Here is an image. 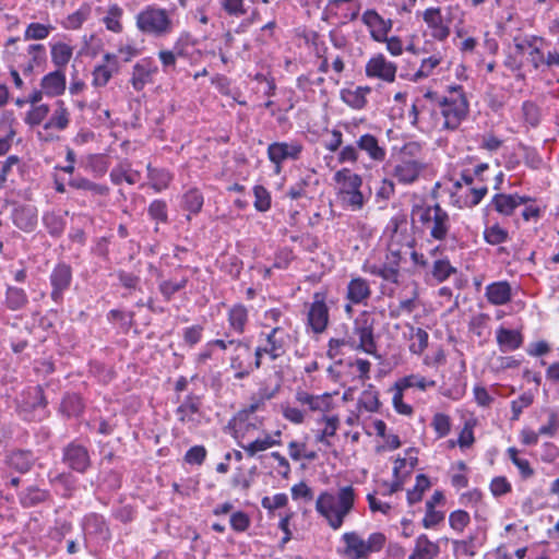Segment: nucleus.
Wrapping results in <instances>:
<instances>
[{"label": "nucleus", "instance_id": "nucleus-1", "mask_svg": "<svg viewBox=\"0 0 559 559\" xmlns=\"http://www.w3.org/2000/svg\"><path fill=\"white\" fill-rule=\"evenodd\" d=\"M354 502V489L346 486L341 488L336 496L328 491L322 492L316 501V510L333 530H338L345 516L352 511Z\"/></svg>", "mask_w": 559, "mask_h": 559}, {"label": "nucleus", "instance_id": "nucleus-2", "mask_svg": "<svg viewBox=\"0 0 559 559\" xmlns=\"http://www.w3.org/2000/svg\"><path fill=\"white\" fill-rule=\"evenodd\" d=\"M413 219L427 225L430 236L436 240H444L450 230V216L438 203L432 206L414 205L412 210Z\"/></svg>", "mask_w": 559, "mask_h": 559}, {"label": "nucleus", "instance_id": "nucleus-3", "mask_svg": "<svg viewBox=\"0 0 559 559\" xmlns=\"http://www.w3.org/2000/svg\"><path fill=\"white\" fill-rule=\"evenodd\" d=\"M138 28L154 37H163L173 31V21L167 10L148 5L136 15Z\"/></svg>", "mask_w": 559, "mask_h": 559}, {"label": "nucleus", "instance_id": "nucleus-4", "mask_svg": "<svg viewBox=\"0 0 559 559\" xmlns=\"http://www.w3.org/2000/svg\"><path fill=\"white\" fill-rule=\"evenodd\" d=\"M451 96L439 99L441 114L444 118L443 127L455 130L466 117L468 103L460 85L451 87Z\"/></svg>", "mask_w": 559, "mask_h": 559}, {"label": "nucleus", "instance_id": "nucleus-5", "mask_svg": "<svg viewBox=\"0 0 559 559\" xmlns=\"http://www.w3.org/2000/svg\"><path fill=\"white\" fill-rule=\"evenodd\" d=\"M354 334L359 337V343L355 348L360 349L369 355H376V342L373 337V320L364 312L354 322Z\"/></svg>", "mask_w": 559, "mask_h": 559}, {"label": "nucleus", "instance_id": "nucleus-6", "mask_svg": "<svg viewBox=\"0 0 559 559\" xmlns=\"http://www.w3.org/2000/svg\"><path fill=\"white\" fill-rule=\"evenodd\" d=\"M301 151L302 145L295 141L289 143L274 142L267 147V156L275 164V171L278 174L281 171V164L287 159H298Z\"/></svg>", "mask_w": 559, "mask_h": 559}, {"label": "nucleus", "instance_id": "nucleus-7", "mask_svg": "<svg viewBox=\"0 0 559 559\" xmlns=\"http://www.w3.org/2000/svg\"><path fill=\"white\" fill-rule=\"evenodd\" d=\"M63 462L71 469L85 473L91 465V457L85 447L72 442L63 450Z\"/></svg>", "mask_w": 559, "mask_h": 559}, {"label": "nucleus", "instance_id": "nucleus-8", "mask_svg": "<svg viewBox=\"0 0 559 559\" xmlns=\"http://www.w3.org/2000/svg\"><path fill=\"white\" fill-rule=\"evenodd\" d=\"M424 166L415 159H401L392 166L391 175L400 183L409 185L415 182Z\"/></svg>", "mask_w": 559, "mask_h": 559}, {"label": "nucleus", "instance_id": "nucleus-9", "mask_svg": "<svg viewBox=\"0 0 559 559\" xmlns=\"http://www.w3.org/2000/svg\"><path fill=\"white\" fill-rule=\"evenodd\" d=\"M72 271L71 267L64 263H59L51 272L50 283L52 286L51 298L55 301H60L62 294L71 284Z\"/></svg>", "mask_w": 559, "mask_h": 559}, {"label": "nucleus", "instance_id": "nucleus-10", "mask_svg": "<svg viewBox=\"0 0 559 559\" xmlns=\"http://www.w3.org/2000/svg\"><path fill=\"white\" fill-rule=\"evenodd\" d=\"M366 73L368 76L393 82L395 80L396 66L388 61L383 55H378L368 61Z\"/></svg>", "mask_w": 559, "mask_h": 559}, {"label": "nucleus", "instance_id": "nucleus-11", "mask_svg": "<svg viewBox=\"0 0 559 559\" xmlns=\"http://www.w3.org/2000/svg\"><path fill=\"white\" fill-rule=\"evenodd\" d=\"M157 72V67L151 59H142L133 67L131 84L135 91H141L152 81V75Z\"/></svg>", "mask_w": 559, "mask_h": 559}, {"label": "nucleus", "instance_id": "nucleus-12", "mask_svg": "<svg viewBox=\"0 0 559 559\" xmlns=\"http://www.w3.org/2000/svg\"><path fill=\"white\" fill-rule=\"evenodd\" d=\"M424 21L431 28V36L438 40H444L450 35V28L443 23L439 8H429L424 12Z\"/></svg>", "mask_w": 559, "mask_h": 559}, {"label": "nucleus", "instance_id": "nucleus-13", "mask_svg": "<svg viewBox=\"0 0 559 559\" xmlns=\"http://www.w3.org/2000/svg\"><path fill=\"white\" fill-rule=\"evenodd\" d=\"M13 224L24 231H32L37 224V210L32 205H19L12 213Z\"/></svg>", "mask_w": 559, "mask_h": 559}, {"label": "nucleus", "instance_id": "nucleus-14", "mask_svg": "<svg viewBox=\"0 0 559 559\" xmlns=\"http://www.w3.org/2000/svg\"><path fill=\"white\" fill-rule=\"evenodd\" d=\"M286 338L287 334L282 328H274L266 335V345L264 348L267 349V355L272 360H275L283 356L286 352Z\"/></svg>", "mask_w": 559, "mask_h": 559}, {"label": "nucleus", "instance_id": "nucleus-15", "mask_svg": "<svg viewBox=\"0 0 559 559\" xmlns=\"http://www.w3.org/2000/svg\"><path fill=\"white\" fill-rule=\"evenodd\" d=\"M329 321L328 307L323 300H316L309 310L308 322L316 333H321L325 330Z\"/></svg>", "mask_w": 559, "mask_h": 559}, {"label": "nucleus", "instance_id": "nucleus-16", "mask_svg": "<svg viewBox=\"0 0 559 559\" xmlns=\"http://www.w3.org/2000/svg\"><path fill=\"white\" fill-rule=\"evenodd\" d=\"M485 295L491 305L502 306L511 300V286L506 281L491 283L486 287Z\"/></svg>", "mask_w": 559, "mask_h": 559}, {"label": "nucleus", "instance_id": "nucleus-17", "mask_svg": "<svg viewBox=\"0 0 559 559\" xmlns=\"http://www.w3.org/2000/svg\"><path fill=\"white\" fill-rule=\"evenodd\" d=\"M497 343L502 353L515 350L523 344V336L516 330L499 328L497 330Z\"/></svg>", "mask_w": 559, "mask_h": 559}, {"label": "nucleus", "instance_id": "nucleus-18", "mask_svg": "<svg viewBox=\"0 0 559 559\" xmlns=\"http://www.w3.org/2000/svg\"><path fill=\"white\" fill-rule=\"evenodd\" d=\"M104 60L107 62L106 64H100L94 69L93 83L95 86H105L112 76V73L118 70L116 56L106 53Z\"/></svg>", "mask_w": 559, "mask_h": 559}, {"label": "nucleus", "instance_id": "nucleus-19", "mask_svg": "<svg viewBox=\"0 0 559 559\" xmlns=\"http://www.w3.org/2000/svg\"><path fill=\"white\" fill-rule=\"evenodd\" d=\"M296 400L302 405H308L313 412H326L330 409L331 405L330 394L312 395L302 390H298L296 392Z\"/></svg>", "mask_w": 559, "mask_h": 559}, {"label": "nucleus", "instance_id": "nucleus-20", "mask_svg": "<svg viewBox=\"0 0 559 559\" xmlns=\"http://www.w3.org/2000/svg\"><path fill=\"white\" fill-rule=\"evenodd\" d=\"M334 180L340 185V193L344 195L348 192H354L357 189H360L362 180L360 176L352 173L347 168H343L335 173Z\"/></svg>", "mask_w": 559, "mask_h": 559}, {"label": "nucleus", "instance_id": "nucleus-21", "mask_svg": "<svg viewBox=\"0 0 559 559\" xmlns=\"http://www.w3.org/2000/svg\"><path fill=\"white\" fill-rule=\"evenodd\" d=\"M41 87L46 94L51 96L60 95L66 90V75L62 70L57 69L46 74L41 80Z\"/></svg>", "mask_w": 559, "mask_h": 559}, {"label": "nucleus", "instance_id": "nucleus-22", "mask_svg": "<svg viewBox=\"0 0 559 559\" xmlns=\"http://www.w3.org/2000/svg\"><path fill=\"white\" fill-rule=\"evenodd\" d=\"M82 526L86 535L99 536L104 539L109 536V530L105 519L96 513L86 515Z\"/></svg>", "mask_w": 559, "mask_h": 559}, {"label": "nucleus", "instance_id": "nucleus-23", "mask_svg": "<svg viewBox=\"0 0 559 559\" xmlns=\"http://www.w3.org/2000/svg\"><path fill=\"white\" fill-rule=\"evenodd\" d=\"M438 554L439 546L423 534L416 539L414 551L408 559H433Z\"/></svg>", "mask_w": 559, "mask_h": 559}, {"label": "nucleus", "instance_id": "nucleus-24", "mask_svg": "<svg viewBox=\"0 0 559 559\" xmlns=\"http://www.w3.org/2000/svg\"><path fill=\"white\" fill-rule=\"evenodd\" d=\"M371 294L369 284L361 277L353 278L347 286V298L354 304H360Z\"/></svg>", "mask_w": 559, "mask_h": 559}, {"label": "nucleus", "instance_id": "nucleus-25", "mask_svg": "<svg viewBox=\"0 0 559 559\" xmlns=\"http://www.w3.org/2000/svg\"><path fill=\"white\" fill-rule=\"evenodd\" d=\"M370 87L358 86L356 88H345L341 92L344 103L354 109H361L366 105V95L370 93Z\"/></svg>", "mask_w": 559, "mask_h": 559}, {"label": "nucleus", "instance_id": "nucleus-26", "mask_svg": "<svg viewBox=\"0 0 559 559\" xmlns=\"http://www.w3.org/2000/svg\"><path fill=\"white\" fill-rule=\"evenodd\" d=\"M228 343L234 347V354L230 356V367H243L246 360H249L251 356L250 344L241 340H229Z\"/></svg>", "mask_w": 559, "mask_h": 559}, {"label": "nucleus", "instance_id": "nucleus-27", "mask_svg": "<svg viewBox=\"0 0 559 559\" xmlns=\"http://www.w3.org/2000/svg\"><path fill=\"white\" fill-rule=\"evenodd\" d=\"M36 457L31 451L19 450L14 451L8 457V464L20 473H26L31 469Z\"/></svg>", "mask_w": 559, "mask_h": 559}, {"label": "nucleus", "instance_id": "nucleus-28", "mask_svg": "<svg viewBox=\"0 0 559 559\" xmlns=\"http://www.w3.org/2000/svg\"><path fill=\"white\" fill-rule=\"evenodd\" d=\"M357 146L374 160L380 162L385 157V151L379 146L378 140L371 134L361 135L357 141Z\"/></svg>", "mask_w": 559, "mask_h": 559}, {"label": "nucleus", "instance_id": "nucleus-29", "mask_svg": "<svg viewBox=\"0 0 559 559\" xmlns=\"http://www.w3.org/2000/svg\"><path fill=\"white\" fill-rule=\"evenodd\" d=\"M343 539L346 544V552L354 559H360L368 555L366 540L360 538L356 533H345Z\"/></svg>", "mask_w": 559, "mask_h": 559}, {"label": "nucleus", "instance_id": "nucleus-30", "mask_svg": "<svg viewBox=\"0 0 559 559\" xmlns=\"http://www.w3.org/2000/svg\"><path fill=\"white\" fill-rule=\"evenodd\" d=\"M201 402L200 399L195 395H188L187 399L178 406L176 414L178 419L182 423H188L193 420V415L198 414L200 411Z\"/></svg>", "mask_w": 559, "mask_h": 559}, {"label": "nucleus", "instance_id": "nucleus-31", "mask_svg": "<svg viewBox=\"0 0 559 559\" xmlns=\"http://www.w3.org/2000/svg\"><path fill=\"white\" fill-rule=\"evenodd\" d=\"M27 302L28 297L24 289L15 286L7 287L4 304L8 309L16 311L23 309L27 305Z\"/></svg>", "mask_w": 559, "mask_h": 559}, {"label": "nucleus", "instance_id": "nucleus-32", "mask_svg": "<svg viewBox=\"0 0 559 559\" xmlns=\"http://www.w3.org/2000/svg\"><path fill=\"white\" fill-rule=\"evenodd\" d=\"M228 322L231 330L238 334L245 332L248 322V310L243 305H235L228 312Z\"/></svg>", "mask_w": 559, "mask_h": 559}, {"label": "nucleus", "instance_id": "nucleus-33", "mask_svg": "<svg viewBox=\"0 0 559 559\" xmlns=\"http://www.w3.org/2000/svg\"><path fill=\"white\" fill-rule=\"evenodd\" d=\"M73 48L64 43H57L51 46V60L61 70L72 58Z\"/></svg>", "mask_w": 559, "mask_h": 559}, {"label": "nucleus", "instance_id": "nucleus-34", "mask_svg": "<svg viewBox=\"0 0 559 559\" xmlns=\"http://www.w3.org/2000/svg\"><path fill=\"white\" fill-rule=\"evenodd\" d=\"M69 124V111L64 107L63 102L59 100L57 103V108L55 109L52 116L49 121L45 123V129L57 128L58 130H64Z\"/></svg>", "mask_w": 559, "mask_h": 559}, {"label": "nucleus", "instance_id": "nucleus-35", "mask_svg": "<svg viewBox=\"0 0 559 559\" xmlns=\"http://www.w3.org/2000/svg\"><path fill=\"white\" fill-rule=\"evenodd\" d=\"M491 203L502 215H511L516 209L513 194L498 193L492 198Z\"/></svg>", "mask_w": 559, "mask_h": 559}, {"label": "nucleus", "instance_id": "nucleus-36", "mask_svg": "<svg viewBox=\"0 0 559 559\" xmlns=\"http://www.w3.org/2000/svg\"><path fill=\"white\" fill-rule=\"evenodd\" d=\"M430 487L429 478L419 474L416 477V485L413 489L407 491V501L409 504H415L423 499L424 492Z\"/></svg>", "mask_w": 559, "mask_h": 559}, {"label": "nucleus", "instance_id": "nucleus-37", "mask_svg": "<svg viewBox=\"0 0 559 559\" xmlns=\"http://www.w3.org/2000/svg\"><path fill=\"white\" fill-rule=\"evenodd\" d=\"M203 195L197 189H191L183 194L182 206L190 213L197 214L203 206Z\"/></svg>", "mask_w": 559, "mask_h": 559}, {"label": "nucleus", "instance_id": "nucleus-38", "mask_svg": "<svg viewBox=\"0 0 559 559\" xmlns=\"http://www.w3.org/2000/svg\"><path fill=\"white\" fill-rule=\"evenodd\" d=\"M281 444V440L274 439L266 435L262 439H257L247 445H242V449L249 456H254L258 452L265 451L273 445Z\"/></svg>", "mask_w": 559, "mask_h": 559}, {"label": "nucleus", "instance_id": "nucleus-39", "mask_svg": "<svg viewBox=\"0 0 559 559\" xmlns=\"http://www.w3.org/2000/svg\"><path fill=\"white\" fill-rule=\"evenodd\" d=\"M61 412L67 416H78L83 411L82 399L78 394H68L61 402Z\"/></svg>", "mask_w": 559, "mask_h": 559}, {"label": "nucleus", "instance_id": "nucleus-40", "mask_svg": "<svg viewBox=\"0 0 559 559\" xmlns=\"http://www.w3.org/2000/svg\"><path fill=\"white\" fill-rule=\"evenodd\" d=\"M69 185L72 188L92 191L98 195H106L108 193V188L106 186L95 183L82 177L73 178L70 180Z\"/></svg>", "mask_w": 559, "mask_h": 559}, {"label": "nucleus", "instance_id": "nucleus-41", "mask_svg": "<svg viewBox=\"0 0 559 559\" xmlns=\"http://www.w3.org/2000/svg\"><path fill=\"white\" fill-rule=\"evenodd\" d=\"M48 497V492L46 490L31 487L26 489L21 496V502L24 507H34L38 503L44 502Z\"/></svg>", "mask_w": 559, "mask_h": 559}, {"label": "nucleus", "instance_id": "nucleus-42", "mask_svg": "<svg viewBox=\"0 0 559 559\" xmlns=\"http://www.w3.org/2000/svg\"><path fill=\"white\" fill-rule=\"evenodd\" d=\"M441 60L442 58L439 55H433L428 58H425L421 61V64L417 72L414 74L415 81L429 76L432 73L433 69L441 63Z\"/></svg>", "mask_w": 559, "mask_h": 559}, {"label": "nucleus", "instance_id": "nucleus-43", "mask_svg": "<svg viewBox=\"0 0 559 559\" xmlns=\"http://www.w3.org/2000/svg\"><path fill=\"white\" fill-rule=\"evenodd\" d=\"M412 340L409 350L414 354H421L428 346V333L421 328L413 330Z\"/></svg>", "mask_w": 559, "mask_h": 559}, {"label": "nucleus", "instance_id": "nucleus-44", "mask_svg": "<svg viewBox=\"0 0 559 559\" xmlns=\"http://www.w3.org/2000/svg\"><path fill=\"white\" fill-rule=\"evenodd\" d=\"M52 26L40 23H31L24 34L26 40H39L48 37Z\"/></svg>", "mask_w": 559, "mask_h": 559}, {"label": "nucleus", "instance_id": "nucleus-45", "mask_svg": "<svg viewBox=\"0 0 559 559\" xmlns=\"http://www.w3.org/2000/svg\"><path fill=\"white\" fill-rule=\"evenodd\" d=\"M456 269L453 267L448 260H437L433 263L432 276L438 282H443L450 277L451 274L455 273Z\"/></svg>", "mask_w": 559, "mask_h": 559}, {"label": "nucleus", "instance_id": "nucleus-46", "mask_svg": "<svg viewBox=\"0 0 559 559\" xmlns=\"http://www.w3.org/2000/svg\"><path fill=\"white\" fill-rule=\"evenodd\" d=\"M523 117L532 127H537L540 121V109L533 102H524L522 105Z\"/></svg>", "mask_w": 559, "mask_h": 559}, {"label": "nucleus", "instance_id": "nucleus-47", "mask_svg": "<svg viewBox=\"0 0 559 559\" xmlns=\"http://www.w3.org/2000/svg\"><path fill=\"white\" fill-rule=\"evenodd\" d=\"M254 193V207L259 212H265L271 207V197L267 190L262 186H255L253 188Z\"/></svg>", "mask_w": 559, "mask_h": 559}, {"label": "nucleus", "instance_id": "nucleus-48", "mask_svg": "<svg viewBox=\"0 0 559 559\" xmlns=\"http://www.w3.org/2000/svg\"><path fill=\"white\" fill-rule=\"evenodd\" d=\"M534 401L533 394L530 392L523 393L519 399L512 401V420H518L522 411L528 407Z\"/></svg>", "mask_w": 559, "mask_h": 559}, {"label": "nucleus", "instance_id": "nucleus-49", "mask_svg": "<svg viewBox=\"0 0 559 559\" xmlns=\"http://www.w3.org/2000/svg\"><path fill=\"white\" fill-rule=\"evenodd\" d=\"M469 521V514L464 510L453 511L449 516L450 526L457 532H463Z\"/></svg>", "mask_w": 559, "mask_h": 559}, {"label": "nucleus", "instance_id": "nucleus-50", "mask_svg": "<svg viewBox=\"0 0 559 559\" xmlns=\"http://www.w3.org/2000/svg\"><path fill=\"white\" fill-rule=\"evenodd\" d=\"M508 231L499 225H493L485 230V239L490 245H499L507 240Z\"/></svg>", "mask_w": 559, "mask_h": 559}, {"label": "nucleus", "instance_id": "nucleus-51", "mask_svg": "<svg viewBox=\"0 0 559 559\" xmlns=\"http://www.w3.org/2000/svg\"><path fill=\"white\" fill-rule=\"evenodd\" d=\"M48 112L49 107L47 105L35 106L28 111L25 118V122L29 126H37L43 122Z\"/></svg>", "mask_w": 559, "mask_h": 559}, {"label": "nucleus", "instance_id": "nucleus-52", "mask_svg": "<svg viewBox=\"0 0 559 559\" xmlns=\"http://www.w3.org/2000/svg\"><path fill=\"white\" fill-rule=\"evenodd\" d=\"M439 438L445 437L451 429L450 417L444 414H436L431 423Z\"/></svg>", "mask_w": 559, "mask_h": 559}, {"label": "nucleus", "instance_id": "nucleus-53", "mask_svg": "<svg viewBox=\"0 0 559 559\" xmlns=\"http://www.w3.org/2000/svg\"><path fill=\"white\" fill-rule=\"evenodd\" d=\"M150 216L158 222L166 223L167 222V206L166 203L162 200L153 201L148 206Z\"/></svg>", "mask_w": 559, "mask_h": 559}, {"label": "nucleus", "instance_id": "nucleus-54", "mask_svg": "<svg viewBox=\"0 0 559 559\" xmlns=\"http://www.w3.org/2000/svg\"><path fill=\"white\" fill-rule=\"evenodd\" d=\"M378 276L386 282L399 283L400 270L397 260L392 261L390 264L382 265V272H378Z\"/></svg>", "mask_w": 559, "mask_h": 559}, {"label": "nucleus", "instance_id": "nucleus-55", "mask_svg": "<svg viewBox=\"0 0 559 559\" xmlns=\"http://www.w3.org/2000/svg\"><path fill=\"white\" fill-rule=\"evenodd\" d=\"M121 15V9L117 5L110 8L108 15L104 17V22L106 24V27L112 32H120L122 26L119 21V17Z\"/></svg>", "mask_w": 559, "mask_h": 559}, {"label": "nucleus", "instance_id": "nucleus-56", "mask_svg": "<svg viewBox=\"0 0 559 559\" xmlns=\"http://www.w3.org/2000/svg\"><path fill=\"white\" fill-rule=\"evenodd\" d=\"M395 388L396 392L394 393L392 399L395 411L403 415H411L413 413V408L412 406L403 402V388L401 386L400 383H396Z\"/></svg>", "mask_w": 559, "mask_h": 559}, {"label": "nucleus", "instance_id": "nucleus-57", "mask_svg": "<svg viewBox=\"0 0 559 559\" xmlns=\"http://www.w3.org/2000/svg\"><path fill=\"white\" fill-rule=\"evenodd\" d=\"M359 406L368 412H377L380 406L378 395L370 391H365L362 397L359 400Z\"/></svg>", "mask_w": 559, "mask_h": 559}, {"label": "nucleus", "instance_id": "nucleus-58", "mask_svg": "<svg viewBox=\"0 0 559 559\" xmlns=\"http://www.w3.org/2000/svg\"><path fill=\"white\" fill-rule=\"evenodd\" d=\"M206 456V450L203 445H194L189 449L185 455V460L189 464H202Z\"/></svg>", "mask_w": 559, "mask_h": 559}, {"label": "nucleus", "instance_id": "nucleus-59", "mask_svg": "<svg viewBox=\"0 0 559 559\" xmlns=\"http://www.w3.org/2000/svg\"><path fill=\"white\" fill-rule=\"evenodd\" d=\"M28 55L32 56V62L28 64L27 71H32L34 64H40L46 57L45 47L40 44H34L28 47Z\"/></svg>", "mask_w": 559, "mask_h": 559}, {"label": "nucleus", "instance_id": "nucleus-60", "mask_svg": "<svg viewBox=\"0 0 559 559\" xmlns=\"http://www.w3.org/2000/svg\"><path fill=\"white\" fill-rule=\"evenodd\" d=\"M490 490L495 497H500L511 491V485L506 477H495L490 483Z\"/></svg>", "mask_w": 559, "mask_h": 559}, {"label": "nucleus", "instance_id": "nucleus-61", "mask_svg": "<svg viewBox=\"0 0 559 559\" xmlns=\"http://www.w3.org/2000/svg\"><path fill=\"white\" fill-rule=\"evenodd\" d=\"M287 502H288V498L285 493H277V495L273 496L272 498H270V497L263 498L262 506H263V508H265L267 510H274V509H280V508L285 507L287 504Z\"/></svg>", "mask_w": 559, "mask_h": 559}, {"label": "nucleus", "instance_id": "nucleus-62", "mask_svg": "<svg viewBox=\"0 0 559 559\" xmlns=\"http://www.w3.org/2000/svg\"><path fill=\"white\" fill-rule=\"evenodd\" d=\"M444 519V513L441 511H437L435 508L426 509V515L423 520V525L426 528H430L442 522Z\"/></svg>", "mask_w": 559, "mask_h": 559}, {"label": "nucleus", "instance_id": "nucleus-63", "mask_svg": "<svg viewBox=\"0 0 559 559\" xmlns=\"http://www.w3.org/2000/svg\"><path fill=\"white\" fill-rule=\"evenodd\" d=\"M250 524V520L245 512H236L230 516V525L237 532H245Z\"/></svg>", "mask_w": 559, "mask_h": 559}, {"label": "nucleus", "instance_id": "nucleus-64", "mask_svg": "<svg viewBox=\"0 0 559 559\" xmlns=\"http://www.w3.org/2000/svg\"><path fill=\"white\" fill-rule=\"evenodd\" d=\"M158 289H159V293L162 294V296L164 297V299L166 301H169L171 299V297L177 293L179 292V287L178 285L175 284L174 281L171 280H165V281H162L159 284H158Z\"/></svg>", "mask_w": 559, "mask_h": 559}]
</instances>
